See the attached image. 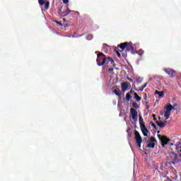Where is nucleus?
Returning a JSON list of instances; mask_svg holds the SVG:
<instances>
[{
    "label": "nucleus",
    "instance_id": "40",
    "mask_svg": "<svg viewBox=\"0 0 181 181\" xmlns=\"http://www.w3.org/2000/svg\"><path fill=\"white\" fill-rule=\"evenodd\" d=\"M95 53H98V52H95Z\"/></svg>",
    "mask_w": 181,
    "mask_h": 181
},
{
    "label": "nucleus",
    "instance_id": "21",
    "mask_svg": "<svg viewBox=\"0 0 181 181\" xmlns=\"http://www.w3.org/2000/svg\"><path fill=\"white\" fill-rule=\"evenodd\" d=\"M132 107L134 108H135L136 110H138V108H139V106H138V103H132Z\"/></svg>",
    "mask_w": 181,
    "mask_h": 181
},
{
    "label": "nucleus",
    "instance_id": "25",
    "mask_svg": "<svg viewBox=\"0 0 181 181\" xmlns=\"http://www.w3.org/2000/svg\"><path fill=\"white\" fill-rule=\"evenodd\" d=\"M86 39L88 40H91L93 39V35H91V34L88 35L86 37Z\"/></svg>",
    "mask_w": 181,
    "mask_h": 181
},
{
    "label": "nucleus",
    "instance_id": "2",
    "mask_svg": "<svg viewBox=\"0 0 181 181\" xmlns=\"http://www.w3.org/2000/svg\"><path fill=\"white\" fill-rule=\"evenodd\" d=\"M175 107H177V104L175 103L173 105V106L170 104H168L166 107V111L164 114V117L165 119H169L170 117V112H172V110H175Z\"/></svg>",
    "mask_w": 181,
    "mask_h": 181
},
{
    "label": "nucleus",
    "instance_id": "27",
    "mask_svg": "<svg viewBox=\"0 0 181 181\" xmlns=\"http://www.w3.org/2000/svg\"><path fill=\"white\" fill-rule=\"evenodd\" d=\"M38 3L42 6L45 5V0H38Z\"/></svg>",
    "mask_w": 181,
    "mask_h": 181
},
{
    "label": "nucleus",
    "instance_id": "32",
    "mask_svg": "<svg viewBox=\"0 0 181 181\" xmlns=\"http://www.w3.org/2000/svg\"><path fill=\"white\" fill-rule=\"evenodd\" d=\"M152 117L153 118V121H156V115H152Z\"/></svg>",
    "mask_w": 181,
    "mask_h": 181
},
{
    "label": "nucleus",
    "instance_id": "16",
    "mask_svg": "<svg viewBox=\"0 0 181 181\" xmlns=\"http://www.w3.org/2000/svg\"><path fill=\"white\" fill-rule=\"evenodd\" d=\"M155 94H158V97H163L165 92L156 90Z\"/></svg>",
    "mask_w": 181,
    "mask_h": 181
},
{
    "label": "nucleus",
    "instance_id": "18",
    "mask_svg": "<svg viewBox=\"0 0 181 181\" xmlns=\"http://www.w3.org/2000/svg\"><path fill=\"white\" fill-rule=\"evenodd\" d=\"M146 148H155V143H149L148 144H147Z\"/></svg>",
    "mask_w": 181,
    "mask_h": 181
},
{
    "label": "nucleus",
    "instance_id": "37",
    "mask_svg": "<svg viewBox=\"0 0 181 181\" xmlns=\"http://www.w3.org/2000/svg\"><path fill=\"white\" fill-rule=\"evenodd\" d=\"M146 109L149 110V105H146Z\"/></svg>",
    "mask_w": 181,
    "mask_h": 181
},
{
    "label": "nucleus",
    "instance_id": "14",
    "mask_svg": "<svg viewBox=\"0 0 181 181\" xmlns=\"http://www.w3.org/2000/svg\"><path fill=\"white\" fill-rule=\"evenodd\" d=\"M167 121L163 122H159L158 121H156V124L157 125H158V127H160V128H165V127H166V124H167Z\"/></svg>",
    "mask_w": 181,
    "mask_h": 181
},
{
    "label": "nucleus",
    "instance_id": "38",
    "mask_svg": "<svg viewBox=\"0 0 181 181\" xmlns=\"http://www.w3.org/2000/svg\"><path fill=\"white\" fill-rule=\"evenodd\" d=\"M144 54V52H142L141 54H139L140 56H142Z\"/></svg>",
    "mask_w": 181,
    "mask_h": 181
},
{
    "label": "nucleus",
    "instance_id": "15",
    "mask_svg": "<svg viewBox=\"0 0 181 181\" xmlns=\"http://www.w3.org/2000/svg\"><path fill=\"white\" fill-rule=\"evenodd\" d=\"M139 121L140 127L145 125V122H144V118H142V115H139Z\"/></svg>",
    "mask_w": 181,
    "mask_h": 181
},
{
    "label": "nucleus",
    "instance_id": "24",
    "mask_svg": "<svg viewBox=\"0 0 181 181\" xmlns=\"http://www.w3.org/2000/svg\"><path fill=\"white\" fill-rule=\"evenodd\" d=\"M150 142L152 144V143H153V142H156V139H155V137H153V136H151V138H150Z\"/></svg>",
    "mask_w": 181,
    "mask_h": 181
},
{
    "label": "nucleus",
    "instance_id": "41",
    "mask_svg": "<svg viewBox=\"0 0 181 181\" xmlns=\"http://www.w3.org/2000/svg\"><path fill=\"white\" fill-rule=\"evenodd\" d=\"M180 158H181V155H180Z\"/></svg>",
    "mask_w": 181,
    "mask_h": 181
},
{
    "label": "nucleus",
    "instance_id": "4",
    "mask_svg": "<svg viewBox=\"0 0 181 181\" xmlns=\"http://www.w3.org/2000/svg\"><path fill=\"white\" fill-rule=\"evenodd\" d=\"M131 52L132 54H136L138 52L135 49V47H134V45L132 42H129V46L127 47V49H126V53Z\"/></svg>",
    "mask_w": 181,
    "mask_h": 181
},
{
    "label": "nucleus",
    "instance_id": "9",
    "mask_svg": "<svg viewBox=\"0 0 181 181\" xmlns=\"http://www.w3.org/2000/svg\"><path fill=\"white\" fill-rule=\"evenodd\" d=\"M134 135H135L136 142H142V137L141 136V134H139V132L135 130L134 131Z\"/></svg>",
    "mask_w": 181,
    "mask_h": 181
},
{
    "label": "nucleus",
    "instance_id": "39",
    "mask_svg": "<svg viewBox=\"0 0 181 181\" xmlns=\"http://www.w3.org/2000/svg\"><path fill=\"white\" fill-rule=\"evenodd\" d=\"M157 134H160V131H158V132H157Z\"/></svg>",
    "mask_w": 181,
    "mask_h": 181
},
{
    "label": "nucleus",
    "instance_id": "5",
    "mask_svg": "<svg viewBox=\"0 0 181 181\" xmlns=\"http://www.w3.org/2000/svg\"><path fill=\"white\" fill-rule=\"evenodd\" d=\"M130 114L133 121H134V122H136V121H138V112H136V110H135L134 108H131Z\"/></svg>",
    "mask_w": 181,
    "mask_h": 181
},
{
    "label": "nucleus",
    "instance_id": "6",
    "mask_svg": "<svg viewBox=\"0 0 181 181\" xmlns=\"http://www.w3.org/2000/svg\"><path fill=\"white\" fill-rule=\"evenodd\" d=\"M106 64H107V67H115V62L110 57L107 58Z\"/></svg>",
    "mask_w": 181,
    "mask_h": 181
},
{
    "label": "nucleus",
    "instance_id": "35",
    "mask_svg": "<svg viewBox=\"0 0 181 181\" xmlns=\"http://www.w3.org/2000/svg\"><path fill=\"white\" fill-rule=\"evenodd\" d=\"M57 23H58V25H59L60 26H62L63 24H62V23L57 21Z\"/></svg>",
    "mask_w": 181,
    "mask_h": 181
},
{
    "label": "nucleus",
    "instance_id": "34",
    "mask_svg": "<svg viewBox=\"0 0 181 181\" xmlns=\"http://www.w3.org/2000/svg\"><path fill=\"white\" fill-rule=\"evenodd\" d=\"M64 4H69V0H62Z\"/></svg>",
    "mask_w": 181,
    "mask_h": 181
},
{
    "label": "nucleus",
    "instance_id": "17",
    "mask_svg": "<svg viewBox=\"0 0 181 181\" xmlns=\"http://www.w3.org/2000/svg\"><path fill=\"white\" fill-rule=\"evenodd\" d=\"M131 93H132V90H130L129 93H127L126 94V100H127V101H129L131 100Z\"/></svg>",
    "mask_w": 181,
    "mask_h": 181
},
{
    "label": "nucleus",
    "instance_id": "3",
    "mask_svg": "<svg viewBox=\"0 0 181 181\" xmlns=\"http://www.w3.org/2000/svg\"><path fill=\"white\" fill-rule=\"evenodd\" d=\"M170 156L171 163L173 165H176V163H180L181 160L179 159V156L176 153H175V152L170 153Z\"/></svg>",
    "mask_w": 181,
    "mask_h": 181
},
{
    "label": "nucleus",
    "instance_id": "19",
    "mask_svg": "<svg viewBox=\"0 0 181 181\" xmlns=\"http://www.w3.org/2000/svg\"><path fill=\"white\" fill-rule=\"evenodd\" d=\"M134 98H136V101H141V97L136 93H134Z\"/></svg>",
    "mask_w": 181,
    "mask_h": 181
},
{
    "label": "nucleus",
    "instance_id": "13",
    "mask_svg": "<svg viewBox=\"0 0 181 181\" xmlns=\"http://www.w3.org/2000/svg\"><path fill=\"white\" fill-rule=\"evenodd\" d=\"M129 87V82H124L122 83V91H127Z\"/></svg>",
    "mask_w": 181,
    "mask_h": 181
},
{
    "label": "nucleus",
    "instance_id": "30",
    "mask_svg": "<svg viewBox=\"0 0 181 181\" xmlns=\"http://www.w3.org/2000/svg\"><path fill=\"white\" fill-rule=\"evenodd\" d=\"M137 144V146H139V148H141V144H142V141H136Z\"/></svg>",
    "mask_w": 181,
    "mask_h": 181
},
{
    "label": "nucleus",
    "instance_id": "42",
    "mask_svg": "<svg viewBox=\"0 0 181 181\" xmlns=\"http://www.w3.org/2000/svg\"><path fill=\"white\" fill-rule=\"evenodd\" d=\"M180 158H181V155H180Z\"/></svg>",
    "mask_w": 181,
    "mask_h": 181
},
{
    "label": "nucleus",
    "instance_id": "33",
    "mask_svg": "<svg viewBox=\"0 0 181 181\" xmlns=\"http://www.w3.org/2000/svg\"><path fill=\"white\" fill-rule=\"evenodd\" d=\"M162 137L160 134H158V139H160V141H162Z\"/></svg>",
    "mask_w": 181,
    "mask_h": 181
},
{
    "label": "nucleus",
    "instance_id": "31",
    "mask_svg": "<svg viewBox=\"0 0 181 181\" xmlns=\"http://www.w3.org/2000/svg\"><path fill=\"white\" fill-rule=\"evenodd\" d=\"M116 53H117V57H121V54L119 53V52L116 51Z\"/></svg>",
    "mask_w": 181,
    "mask_h": 181
},
{
    "label": "nucleus",
    "instance_id": "29",
    "mask_svg": "<svg viewBox=\"0 0 181 181\" xmlns=\"http://www.w3.org/2000/svg\"><path fill=\"white\" fill-rule=\"evenodd\" d=\"M112 66H110V68L108 69L107 71H109L110 73H112V71H114V68H112Z\"/></svg>",
    "mask_w": 181,
    "mask_h": 181
},
{
    "label": "nucleus",
    "instance_id": "28",
    "mask_svg": "<svg viewBox=\"0 0 181 181\" xmlns=\"http://www.w3.org/2000/svg\"><path fill=\"white\" fill-rule=\"evenodd\" d=\"M151 127H153V128H154V129L158 130V127H156V125L155 124H153L152 122H151Z\"/></svg>",
    "mask_w": 181,
    "mask_h": 181
},
{
    "label": "nucleus",
    "instance_id": "26",
    "mask_svg": "<svg viewBox=\"0 0 181 181\" xmlns=\"http://www.w3.org/2000/svg\"><path fill=\"white\" fill-rule=\"evenodd\" d=\"M137 83H142V78L138 76L136 78Z\"/></svg>",
    "mask_w": 181,
    "mask_h": 181
},
{
    "label": "nucleus",
    "instance_id": "1",
    "mask_svg": "<svg viewBox=\"0 0 181 181\" xmlns=\"http://www.w3.org/2000/svg\"><path fill=\"white\" fill-rule=\"evenodd\" d=\"M97 59H96V62H97V64L98 66H104V64L105 63H107V57L105 56V54H104V53L103 52H100L99 54H98L97 55Z\"/></svg>",
    "mask_w": 181,
    "mask_h": 181
},
{
    "label": "nucleus",
    "instance_id": "36",
    "mask_svg": "<svg viewBox=\"0 0 181 181\" xmlns=\"http://www.w3.org/2000/svg\"><path fill=\"white\" fill-rule=\"evenodd\" d=\"M127 80H128L129 81H133L132 78H127Z\"/></svg>",
    "mask_w": 181,
    "mask_h": 181
},
{
    "label": "nucleus",
    "instance_id": "20",
    "mask_svg": "<svg viewBox=\"0 0 181 181\" xmlns=\"http://www.w3.org/2000/svg\"><path fill=\"white\" fill-rule=\"evenodd\" d=\"M49 6H50V2L47 1L45 5V8L46 11H47V9H49Z\"/></svg>",
    "mask_w": 181,
    "mask_h": 181
},
{
    "label": "nucleus",
    "instance_id": "22",
    "mask_svg": "<svg viewBox=\"0 0 181 181\" xmlns=\"http://www.w3.org/2000/svg\"><path fill=\"white\" fill-rule=\"evenodd\" d=\"M114 93L116 95H121V90H118L117 89H115Z\"/></svg>",
    "mask_w": 181,
    "mask_h": 181
},
{
    "label": "nucleus",
    "instance_id": "12",
    "mask_svg": "<svg viewBox=\"0 0 181 181\" xmlns=\"http://www.w3.org/2000/svg\"><path fill=\"white\" fill-rule=\"evenodd\" d=\"M71 12H74V11H71L70 9H67L66 11L62 12V10L59 11V13L62 15V16H67L71 13Z\"/></svg>",
    "mask_w": 181,
    "mask_h": 181
},
{
    "label": "nucleus",
    "instance_id": "7",
    "mask_svg": "<svg viewBox=\"0 0 181 181\" xmlns=\"http://www.w3.org/2000/svg\"><path fill=\"white\" fill-rule=\"evenodd\" d=\"M128 46H129V42H125L118 45L117 47H119V49H121L120 52H124L125 49H128Z\"/></svg>",
    "mask_w": 181,
    "mask_h": 181
},
{
    "label": "nucleus",
    "instance_id": "11",
    "mask_svg": "<svg viewBox=\"0 0 181 181\" xmlns=\"http://www.w3.org/2000/svg\"><path fill=\"white\" fill-rule=\"evenodd\" d=\"M164 71L167 73V74H169L170 77H174L176 74V72L174 70H172L171 69H164Z\"/></svg>",
    "mask_w": 181,
    "mask_h": 181
},
{
    "label": "nucleus",
    "instance_id": "8",
    "mask_svg": "<svg viewBox=\"0 0 181 181\" xmlns=\"http://www.w3.org/2000/svg\"><path fill=\"white\" fill-rule=\"evenodd\" d=\"M141 131L144 135V136H148V134L149 133V130L146 128V126L143 125L140 126Z\"/></svg>",
    "mask_w": 181,
    "mask_h": 181
},
{
    "label": "nucleus",
    "instance_id": "23",
    "mask_svg": "<svg viewBox=\"0 0 181 181\" xmlns=\"http://www.w3.org/2000/svg\"><path fill=\"white\" fill-rule=\"evenodd\" d=\"M146 86H148V83H145L140 89H139V91H144V89L146 88Z\"/></svg>",
    "mask_w": 181,
    "mask_h": 181
},
{
    "label": "nucleus",
    "instance_id": "10",
    "mask_svg": "<svg viewBox=\"0 0 181 181\" xmlns=\"http://www.w3.org/2000/svg\"><path fill=\"white\" fill-rule=\"evenodd\" d=\"M169 141H170V139H168V137L166 136H163L162 139H161V144L165 146V145H168V144H169Z\"/></svg>",
    "mask_w": 181,
    "mask_h": 181
}]
</instances>
